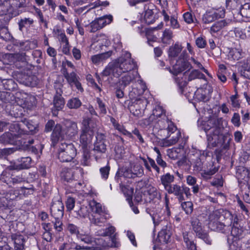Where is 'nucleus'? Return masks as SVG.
I'll use <instances>...</instances> for the list:
<instances>
[{"instance_id":"f257e3e1","label":"nucleus","mask_w":250,"mask_h":250,"mask_svg":"<svg viewBox=\"0 0 250 250\" xmlns=\"http://www.w3.org/2000/svg\"><path fill=\"white\" fill-rule=\"evenodd\" d=\"M135 67V63L131 58L129 53H125V58L122 57L115 62L109 63L103 71V75L108 76L112 75L119 77L122 73L131 72Z\"/></svg>"},{"instance_id":"f03ea898","label":"nucleus","mask_w":250,"mask_h":250,"mask_svg":"<svg viewBox=\"0 0 250 250\" xmlns=\"http://www.w3.org/2000/svg\"><path fill=\"white\" fill-rule=\"evenodd\" d=\"M222 122V118L212 117L203 125V128L207 134L208 143L212 146H215L218 143L221 133L220 126Z\"/></svg>"},{"instance_id":"7ed1b4c3","label":"nucleus","mask_w":250,"mask_h":250,"mask_svg":"<svg viewBox=\"0 0 250 250\" xmlns=\"http://www.w3.org/2000/svg\"><path fill=\"white\" fill-rule=\"evenodd\" d=\"M21 126L22 125L17 123L11 124L9 126L11 132H6L0 136V142L5 144H16L18 138L28 134L27 131L21 128Z\"/></svg>"},{"instance_id":"20e7f679","label":"nucleus","mask_w":250,"mask_h":250,"mask_svg":"<svg viewBox=\"0 0 250 250\" xmlns=\"http://www.w3.org/2000/svg\"><path fill=\"white\" fill-rule=\"evenodd\" d=\"M80 142L83 147H85L92 141L94 132L95 131L96 124L89 118L83 120Z\"/></svg>"},{"instance_id":"39448f33","label":"nucleus","mask_w":250,"mask_h":250,"mask_svg":"<svg viewBox=\"0 0 250 250\" xmlns=\"http://www.w3.org/2000/svg\"><path fill=\"white\" fill-rule=\"evenodd\" d=\"M164 122L167 124V137L162 139L160 144L163 147H168L176 144L181 136L180 131L177 130V127L174 123L166 118Z\"/></svg>"},{"instance_id":"423d86ee","label":"nucleus","mask_w":250,"mask_h":250,"mask_svg":"<svg viewBox=\"0 0 250 250\" xmlns=\"http://www.w3.org/2000/svg\"><path fill=\"white\" fill-rule=\"evenodd\" d=\"M76 155V149L72 144L62 143L58 150V159L62 162H68Z\"/></svg>"},{"instance_id":"0eeeda50","label":"nucleus","mask_w":250,"mask_h":250,"mask_svg":"<svg viewBox=\"0 0 250 250\" xmlns=\"http://www.w3.org/2000/svg\"><path fill=\"white\" fill-rule=\"evenodd\" d=\"M191 224L192 229L196 233V235L203 239L207 244H211V241L208 235L202 230V225L199 219L196 217L192 218Z\"/></svg>"},{"instance_id":"6e6552de","label":"nucleus","mask_w":250,"mask_h":250,"mask_svg":"<svg viewBox=\"0 0 250 250\" xmlns=\"http://www.w3.org/2000/svg\"><path fill=\"white\" fill-rule=\"evenodd\" d=\"M62 74L71 87L74 85L79 91L83 92V89L79 81L80 78L75 72L68 73L66 69L64 68L62 70Z\"/></svg>"},{"instance_id":"1a4fd4ad","label":"nucleus","mask_w":250,"mask_h":250,"mask_svg":"<svg viewBox=\"0 0 250 250\" xmlns=\"http://www.w3.org/2000/svg\"><path fill=\"white\" fill-rule=\"evenodd\" d=\"M221 215L224 216V217L227 220H230V222L232 223L233 219V215L231 212L228 210H224L223 209L216 210L213 211L208 217L209 227H211V224H216L219 221Z\"/></svg>"},{"instance_id":"9d476101","label":"nucleus","mask_w":250,"mask_h":250,"mask_svg":"<svg viewBox=\"0 0 250 250\" xmlns=\"http://www.w3.org/2000/svg\"><path fill=\"white\" fill-rule=\"evenodd\" d=\"M146 103L147 101L145 99H136L129 105V109L134 116H141Z\"/></svg>"},{"instance_id":"9b49d317","label":"nucleus","mask_w":250,"mask_h":250,"mask_svg":"<svg viewBox=\"0 0 250 250\" xmlns=\"http://www.w3.org/2000/svg\"><path fill=\"white\" fill-rule=\"evenodd\" d=\"M73 163L74 164V165L72 166L73 167L78 164V162L76 161H73ZM75 170L79 172L81 174L83 172V169L81 167H72L71 168H64L62 169L61 173V177L62 179L67 182L72 180L75 178L74 173L75 172Z\"/></svg>"},{"instance_id":"f8f14e48","label":"nucleus","mask_w":250,"mask_h":250,"mask_svg":"<svg viewBox=\"0 0 250 250\" xmlns=\"http://www.w3.org/2000/svg\"><path fill=\"white\" fill-rule=\"evenodd\" d=\"M192 66L190 63L184 60H179L171 69L169 67H166L165 69L168 70L171 73L177 75L186 69H190Z\"/></svg>"},{"instance_id":"ddd939ff","label":"nucleus","mask_w":250,"mask_h":250,"mask_svg":"<svg viewBox=\"0 0 250 250\" xmlns=\"http://www.w3.org/2000/svg\"><path fill=\"white\" fill-rule=\"evenodd\" d=\"M225 11L224 8H220L215 11L207 12L203 16L202 20L205 23H209L218 18L224 17Z\"/></svg>"},{"instance_id":"4468645a","label":"nucleus","mask_w":250,"mask_h":250,"mask_svg":"<svg viewBox=\"0 0 250 250\" xmlns=\"http://www.w3.org/2000/svg\"><path fill=\"white\" fill-rule=\"evenodd\" d=\"M238 219L237 218V215H233V219L232 223H231L230 222V220H229L228 223H227V224H232L231 230V234L233 237L240 239L243 237L245 229L238 223Z\"/></svg>"},{"instance_id":"2eb2a0df","label":"nucleus","mask_w":250,"mask_h":250,"mask_svg":"<svg viewBox=\"0 0 250 250\" xmlns=\"http://www.w3.org/2000/svg\"><path fill=\"white\" fill-rule=\"evenodd\" d=\"M50 211L54 218L62 219L64 211V206L62 201L60 200L53 201L50 208Z\"/></svg>"},{"instance_id":"dca6fc26","label":"nucleus","mask_w":250,"mask_h":250,"mask_svg":"<svg viewBox=\"0 0 250 250\" xmlns=\"http://www.w3.org/2000/svg\"><path fill=\"white\" fill-rule=\"evenodd\" d=\"M32 159L30 157H22L9 166L10 169L21 170L27 169L31 166Z\"/></svg>"},{"instance_id":"f3484780","label":"nucleus","mask_w":250,"mask_h":250,"mask_svg":"<svg viewBox=\"0 0 250 250\" xmlns=\"http://www.w3.org/2000/svg\"><path fill=\"white\" fill-rule=\"evenodd\" d=\"M65 134L69 137H72L77 134L78 127L76 122L66 120L64 121Z\"/></svg>"},{"instance_id":"a211bd4d","label":"nucleus","mask_w":250,"mask_h":250,"mask_svg":"<svg viewBox=\"0 0 250 250\" xmlns=\"http://www.w3.org/2000/svg\"><path fill=\"white\" fill-rule=\"evenodd\" d=\"M93 42L91 45L92 48L99 46V48L102 46H106L108 44L107 37L103 34H98L93 38Z\"/></svg>"},{"instance_id":"6ab92c4d","label":"nucleus","mask_w":250,"mask_h":250,"mask_svg":"<svg viewBox=\"0 0 250 250\" xmlns=\"http://www.w3.org/2000/svg\"><path fill=\"white\" fill-rule=\"evenodd\" d=\"M171 235L169 228L166 226L158 233V240L162 244H167L170 240Z\"/></svg>"},{"instance_id":"aec40b11","label":"nucleus","mask_w":250,"mask_h":250,"mask_svg":"<svg viewBox=\"0 0 250 250\" xmlns=\"http://www.w3.org/2000/svg\"><path fill=\"white\" fill-rule=\"evenodd\" d=\"M5 58L9 60V62L7 63H16L18 62L24 63L26 60V55L24 53L8 54L5 55Z\"/></svg>"},{"instance_id":"412c9836","label":"nucleus","mask_w":250,"mask_h":250,"mask_svg":"<svg viewBox=\"0 0 250 250\" xmlns=\"http://www.w3.org/2000/svg\"><path fill=\"white\" fill-rule=\"evenodd\" d=\"M11 239L14 241L15 250H24V237L20 234H13Z\"/></svg>"},{"instance_id":"4be33fe9","label":"nucleus","mask_w":250,"mask_h":250,"mask_svg":"<svg viewBox=\"0 0 250 250\" xmlns=\"http://www.w3.org/2000/svg\"><path fill=\"white\" fill-rule=\"evenodd\" d=\"M14 100L15 97L11 93L0 91V108H2L5 104H11Z\"/></svg>"},{"instance_id":"5701e85b","label":"nucleus","mask_w":250,"mask_h":250,"mask_svg":"<svg viewBox=\"0 0 250 250\" xmlns=\"http://www.w3.org/2000/svg\"><path fill=\"white\" fill-rule=\"evenodd\" d=\"M182 187L177 184H172L166 190L169 194H173L180 201L185 200L184 195H182Z\"/></svg>"},{"instance_id":"b1692460","label":"nucleus","mask_w":250,"mask_h":250,"mask_svg":"<svg viewBox=\"0 0 250 250\" xmlns=\"http://www.w3.org/2000/svg\"><path fill=\"white\" fill-rule=\"evenodd\" d=\"M108 219L107 214L105 212L103 214L92 215L91 222L94 224L102 227L104 225Z\"/></svg>"},{"instance_id":"393cba45","label":"nucleus","mask_w":250,"mask_h":250,"mask_svg":"<svg viewBox=\"0 0 250 250\" xmlns=\"http://www.w3.org/2000/svg\"><path fill=\"white\" fill-rule=\"evenodd\" d=\"M201 85L196 84L195 88L197 90L193 92V95L195 97L200 101L204 102L209 100V96L207 94L206 92L202 88H200Z\"/></svg>"},{"instance_id":"a878e982","label":"nucleus","mask_w":250,"mask_h":250,"mask_svg":"<svg viewBox=\"0 0 250 250\" xmlns=\"http://www.w3.org/2000/svg\"><path fill=\"white\" fill-rule=\"evenodd\" d=\"M229 20H222L215 22L210 27V33H215L227 26L230 23Z\"/></svg>"},{"instance_id":"bb28decb","label":"nucleus","mask_w":250,"mask_h":250,"mask_svg":"<svg viewBox=\"0 0 250 250\" xmlns=\"http://www.w3.org/2000/svg\"><path fill=\"white\" fill-rule=\"evenodd\" d=\"M244 53L241 48H233L229 50L228 56L229 59L237 61L244 56Z\"/></svg>"},{"instance_id":"cd10ccee","label":"nucleus","mask_w":250,"mask_h":250,"mask_svg":"<svg viewBox=\"0 0 250 250\" xmlns=\"http://www.w3.org/2000/svg\"><path fill=\"white\" fill-rule=\"evenodd\" d=\"M112 53V51H109L105 53L93 55L91 56V60L93 63L98 64L109 58L111 56Z\"/></svg>"},{"instance_id":"c85d7f7f","label":"nucleus","mask_w":250,"mask_h":250,"mask_svg":"<svg viewBox=\"0 0 250 250\" xmlns=\"http://www.w3.org/2000/svg\"><path fill=\"white\" fill-rule=\"evenodd\" d=\"M135 79V75L132 72H128L123 76L118 82V86L121 88H125Z\"/></svg>"},{"instance_id":"c756f323","label":"nucleus","mask_w":250,"mask_h":250,"mask_svg":"<svg viewBox=\"0 0 250 250\" xmlns=\"http://www.w3.org/2000/svg\"><path fill=\"white\" fill-rule=\"evenodd\" d=\"M20 83L26 86L34 87L38 83V79L35 75H24Z\"/></svg>"},{"instance_id":"7c9ffc66","label":"nucleus","mask_w":250,"mask_h":250,"mask_svg":"<svg viewBox=\"0 0 250 250\" xmlns=\"http://www.w3.org/2000/svg\"><path fill=\"white\" fill-rule=\"evenodd\" d=\"M110 120L114 128L117 130L120 133L124 135L127 136L130 138L133 137L131 133L127 131L124 127L122 125H120L113 117H111Z\"/></svg>"},{"instance_id":"2f4dec72","label":"nucleus","mask_w":250,"mask_h":250,"mask_svg":"<svg viewBox=\"0 0 250 250\" xmlns=\"http://www.w3.org/2000/svg\"><path fill=\"white\" fill-rule=\"evenodd\" d=\"M62 126L60 124H57L55 126L51 135L52 143L54 146L57 143L60 137H62Z\"/></svg>"},{"instance_id":"473e14b6","label":"nucleus","mask_w":250,"mask_h":250,"mask_svg":"<svg viewBox=\"0 0 250 250\" xmlns=\"http://www.w3.org/2000/svg\"><path fill=\"white\" fill-rule=\"evenodd\" d=\"M174 176L169 173H167L161 177V182L165 190H167L172 185L171 183L174 181Z\"/></svg>"},{"instance_id":"72a5a7b5","label":"nucleus","mask_w":250,"mask_h":250,"mask_svg":"<svg viewBox=\"0 0 250 250\" xmlns=\"http://www.w3.org/2000/svg\"><path fill=\"white\" fill-rule=\"evenodd\" d=\"M205 156L203 154H197L195 156V159H192V163L193 165L194 170L200 171L203 169V162Z\"/></svg>"},{"instance_id":"f704fd0d","label":"nucleus","mask_w":250,"mask_h":250,"mask_svg":"<svg viewBox=\"0 0 250 250\" xmlns=\"http://www.w3.org/2000/svg\"><path fill=\"white\" fill-rule=\"evenodd\" d=\"M175 82L181 92H183V88L185 87L188 83L187 72L184 73L182 75L177 76L174 78Z\"/></svg>"},{"instance_id":"c9c22d12","label":"nucleus","mask_w":250,"mask_h":250,"mask_svg":"<svg viewBox=\"0 0 250 250\" xmlns=\"http://www.w3.org/2000/svg\"><path fill=\"white\" fill-rule=\"evenodd\" d=\"M187 79L188 82H190L197 79V82L200 81V79H203L206 81L205 76L203 73L200 72L198 70H193L189 73L187 72Z\"/></svg>"},{"instance_id":"e433bc0d","label":"nucleus","mask_w":250,"mask_h":250,"mask_svg":"<svg viewBox=\"0 0 250 250\" xmlns=\"http://www.w3.org/2000/svg\"><path fill=\"white\" fill-rule=\"evenodd\" d=\"M53 103L55 110L59 111L62 110L64 105V99L62 95H55Z\"/></svg>"},{"instance_id":"4c0bfd02","label":"nucleus","mask_w":250,"mask_h":250,"mask_svg":"<svg viewBox=\"0 0 250 250\" xmlns=\"http://www.w3.org/2000/svg\"><path fill=\"white\" fill-rule=\"evenodd\" d=\"M226 222V223H227ZM228 224L225 225L220 222H218L216 224H211V227L210 228L211 229L216 231H220L223 233H226L228 232L229 230V227L227 226Z\"/></svg>"},{"instance_id":"58836bf2","label":"nucleus","mask_w":250,"mask_h":250,"mask_svg":"<svg viewBox=\"0 0 250 250\" xmlns=\"http://www.w3.org/2000/svg\"><path fill=\"white\" fill-rule=\"evenodd\" d=\"M116 230L115 228L110 224L105 229H99L96 233L97 235L101 236H111L114 234Z\"/></svg>"},{"instance_id":"ea45409f","label":"nucleus","mask_w":250,"mask_h":250,"mask_svg":"<svg viewBox=\"0 0 250 250\" xmlns=\"http://www.w3.org/2000/svg\"><path fill=\"white\" fill-rule=\"evenodd\" d=\"M0 83L5 89L8 90H13L17 86V84L11 79L0 80Z\"/></svg>"},{"instance_id":"a19ab883","label":"nucleus","mask_w":250,"mask_h":250,"mask_svg":"<svg viewBox=\"0 0 250 250\" xmlns=\"http://www.w3.org/2000/svg\"><path fill=\"white\" fill-rule=\"evenodd\" d=\"M163 212L162 209H157L151 215L155 226L158 225L164 219Z\"/></svg>"},{"instance_id":"79ce46f5","label":"nucleus","mask_w":250,"mask_h":250,"mask_svg":"<svg viewBox=\"0 0 250 250\" xmlns=\"http://www.w3.org/2000/svg\"><path fill=\"white\" fill-rule=\"evenodd\" d=\"M183 47L179 43H176L174 45L170 47L168 50V56L170 57H177L181 52Z\"/></svg>"},{"instance_id":"37998d69","label":"nucleus","mask_w":250,"mask_h":250,"mask_svg":"<svg viewBox=\"0 0 250 250\" xmlns=\"http://www.w3.org/2000/svg\"><path fill=\"white\" fill-rule=\"evenodd\" d=\"M218 170V168L215 167H212L209 169H202L201 175L204 179L208 180L211 178V176L214 175Z\"/></svg>"},{"instance_id":"c03bdc74","label":"nucleus","mask_w":250,"mask_h":250,"mask_svg":"<svg viewBox=\"0 0 250 250\" xmlns=\"http://www.w3.org/2000/svg\"><path fill=\"white\" fill-rule=\"evenodd\" d=\"M90 205L92 208L93 212L92 215L100 214L102 215L103 213H105L100 203H97L95 201H93L90 203Z\"/></svg>"},{"instance_id":"a18cd8bd","label":"nucleus","mask_w":250,"mask_h":250,"mask_svg":"<svg viewBox=\"0 0 250 250\" xmlns=\"http://www.w3.org/2000/svg\"><path fill=\"white\" fill-rule=\"evenodd\" d=\"M66 105L70 109H78L82 105V102L78 98H72L68 101Z\"/></svg>"},{"instance_id":"49530a36","label":"nucleus","mask_w":250,"mask_h":250,"mask_svg":"<svg viewBox=\"0 0 250 250\" xmlns=\"http://www.w3.org/2000/svg\"><path fill=\"white\" fill-rule=\"evenodd\" d=\"M173 38L172 31L169 29H166L163 33L161 38L162 42L165 44H169Z\"/></svg>"},{"instance_id":"de8ad7c7","label":"nucleus","mask_w":250,"mask_h":250,"mask_svg":"<svg viewBox=\"0 0 250 250\" xmlns=\"http://www.w3.org/2000/svg\"><path fill=\"white\" fill-rule=\"evenodd\" d=\"M127 190H128V193H127L126 200L128 201L133 211L135 214H138L139 213V210L137 207L133 205V203L132 202V194L133 192V189L132 188H130L129 189L128 188Z\"/></svg>"},{"instance_id":"09e8293b","label":"nucleus","mask_w":250,"mask_h":250,"mask_svg":"<svg viewBox=\"0 0 250 250\" xmlns=\"http://www.w3.org/2000/svg\"><path fill=\"white\" fill-rule=\"evenodd\" d=\"M148 193L149 199L151 200H160L161 198V194L155 187L150 188L148 190Z\"/></svg>"},{"instance_id":"8fccbe9b","label":"nucleus","mask_w":250,"mask_h":250,"mask_svg":"<svg viewBox=\"0 0 250 250\" xmlns=\"http://www.w3.org/2000/svg\"><path fill=\"white\" fill-rule=\"evenodd\" d=\"M63 80L62 77H58L54 83V88L56 91L55 95H62Z\"/></svg>"},{"instance_id":"3c124183","label":"nucleus","mask_w":250,"mask_h":250,"mask_svg":"<svg viewBox=\"0 0 250 250\" xmlns=\"http://www.w3.org/2000/svg\"><path fill=\"white\" fill-rule=\"evenodd\" d=\"M97 19L98 20L102 28H103L107 24H109L111 22L113 18L111 15H106L100 17Z\"/></svg>"},{"instance_id":"603ef678","label":"nucleus","mask_w":250,"mask_h":250,"mask_svg":"<svg viewBox=\"0 0 250 250\" xmlns=\"http://www.w3.org/2000/svg\"><path fill=\"white\" fill-rule=\"evenodd\" d=\"M146 21L148 24L152 23L154 21V12L152 9H147L144 16Z\"/></svg>"},{"instance_id":"864d4df0","label":"nucleus","mask_w":250,"mask_h":250,"mask_svg":"<svg viewBox=\"0 0 250 250\" xmlns=\"http://www.w3.org/2000/svg\"><path fill=\"white\" fill-rule=\"evenodd\" d=\"M131 169L135 177L141 176L144 173L143 168L140 164H136L133 165V166L131 167Z\"/></svg>"},{"instance_id":"5fc2aeb1","label":"nucleus","mask_w":250,"mask_h":250,"mask_svg":"<svg viewBox=\"0 0 250 250\" xmlns=\"http://www.w3.org/2000/svg\"><path fill=\"white\" fill-rule=\"evenodd\" d=\"M78 239L86 244H92L94 243V239L89 234H79L78 235Z\"/></svg>"},{"instance_id":"6e6d98bb","label":"nucleus","mask_w":250,"mask_h":250,"mask_svg":"<svg viewBox=\"0 0 250 250\" xmlns=\"http://www.w3.org/2000/svg\"><path fill=\"white\" fill-rule=\"evenodd\" d=\"M181 207L187 214H190L193 211V204L191 202H183L181 204Z\"/></svg>"},{"instance_id":"4d7b16f0","label":"nucleus","mask_w":250,"mask_h":250,"mask_svg":"<svg viewBox=\"0 0 250 250\" xmlns=\"http://www.w3.org/2000/svg\"><path fill=\"white\" fill-rule=\"evenodd\" d=\"M229 250H250V244H249V246L244 249L242 248L241 244H240L238 242L233 241L232 243L229 245Z\"/></svg>"},{"instance_id":"13d9d810","label":"nucleus","mask_w":250,"mask_h":250,"mask_svg":"<svg viewBox=\"0 0 250 250\" xmlns=\"http://www.w3.org/2000/svg\"><path fill=\"white\" fill-rule=\"evenodd\" d=\"M94 150L101 153H104L106 150L104 142H96L94 145Z\"/></svg>"},{"instance_id":"bf43d9fd","label":"nucleus","mask_w":250,"mask_h":250,"mask_svg":"<svg viewBox=\"0 0 250 250\" xmlns=\"http://www.w3.org/2000/svg\"><path fill=\"white\" fill-rule=\"evenodd\" d=\"M66 230L69 232L72 235H76L78 237V235H79V231L78 228L73 224L68 223L67 225Z\"/></svg>"},{"instance_id":"052dcab7","label":"nucleus","mask_w":250,"mask_h":250,"mask_svg":"<svg viewBox=\"0 0 250 250\" xmlns=\"http://www.w3.org/2000/svg\"><path fill=\"white\" fill-rule=\"evenodd\" d=\"M240 13L243 16L250 18V4L249 3H245L243 6H241Z\"/></svg>"},{"instance_id":"680f3d73","label":"nucleus","mask_w":250,"mask_h":250,"mask_svg":"<svg viewBox=\"0 0 250 250\" xmlns=\"http://www.w3.org/2000/svg\"><path fill=\"white\" fill-rule=\"evenodd\" d=\"M152 115L154 117H161L164 116L166 117L165 113L162 107L160 106H156L153 110Z\"/></svg>"},{"instance_id":"e2e57ef3","label":"nucleus","mask_w":250,"mask_h":250,"mask_svg":"<svg viewBox=\"0 0 250 250\" xmlns=\"http://www.w3.org/2000/svg\"><path fill=\"white\" fill-rule=\"evenodd\" d=\"M90 32H95L98 30L102 29V27L100 24V22L97 19L92 21L90 23Z\"/></svg>"},{"instance_id":"0e129e2a","label":"nucleus","mask_w":250,"mask_h":250,"mask_svg":"<svg viewBox=\"0 0 250 250\" xmlns=\"http://www.w3.org/2000/svg\"><path fill=\"white\" fill-rule=\"evenodd\" d=\"M98 105V108L100 110V114L104 115L106 113V109L104 103L99 98L96 99Z\"/></svg>"},{"instance_id":"69168bd1","label":"nucleus","mask_w":250,"mask_h":250,"mask_svg":"<svg viewBox=\"0 0 250 250\" xmlns=\"http://www.w3.org/2000/svg\"><path fill=\"white\" fill-rule=\"evenodd\" d=\"M34 22L33 19L30 18H24L21 19L19 22V29L20 30H22V28L25 26V24H32Z\"/></svg>"},{"instance_id":"338daca9","label":"nucleus","mask_w":250,"mask_h":250,"mask_svg":"<svg viewBox=\"0 0 250 250\" xmlns=\"http://www.w3.org/2000/svg\"><path fill=\"white\" fill-rule=\"evenodd\" d=\"M52 222L54 224V228L56 231L60 232L63 230L62 219L54 218V220L52 221Z\"/></svg>"},{"instance_id":"774afa93","label":"nucleus","mask_w":250,"mask_h":250,"mask_svg":"<svg viewBox=\"0 0 250 250\" xmlns=\"http://www.w3.org/2000/svg\"><path fill=\"white\" fill-rule=\"evenodd\" d=\"M235 126L239 127L240 125V117L238 113H234L231 120Z\"/></svg>"}]
</instances>
